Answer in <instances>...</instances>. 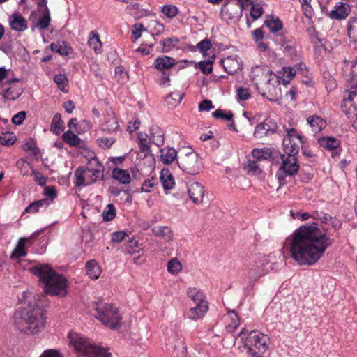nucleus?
<instances>
[{
	"label": "nucleus",
	"mask_w": 357,
	"mask_h": 357,
	"mask_svg": "<svg viewBox=\"0 0 357 357\" xmlns=\"http://www.w3.org/2000/svg\"><path fill=\"white\" fill-rule=\"evenodd\" d=\"M288 241L291 257L302 266L314 264L333 243L327 229L316 222L301 226Z\"/></svg>",
	"instance_id": "nucleus-1"
},
{
	"label": "nucleus",
	"mask_w": 357,
	"mask_h": 357,
	"mask_svg": "<svg viewBox=\"0 0 357 357\" xmlns=\"http://www.w3.org/2000/svg\"><path fill=\"white\" fill-rule=\"evenodd\" d=\"M15 324L22 332L37 333L45 326L44 311L36 304L33 305L29 304L15 314Z\"/></svg>",
	"instance_id": "nucleus-2"
},
{
	"label": "nucleus",
	"mask_w": 357,
	"mask_h": 357,
	"mask_svg": "<svg viewBox=\"0 0 357 357\" xmlns=\"http://www.w3.org/2000/svg\"><path fill=\"white\" fill-rule=\"evenodd\" d=\"M31 272L39 278L47 294L64 296L66 294V278L56 273L48 264L33 266L31 268Z\"/></svg>",
	"instance_id": "nucleus-3"
},
{
	"label": "nucleus",
	"mask_w": 357,
	"mask_h": 357,
	"mask_svg": "<svg viewBox=\"0 0 357 357\" xmlns=\"http://www.w3.org/2000/svg\"><path fill=\"white\" fill-rule=\"evenodd\" d=\"M68 338L79 357H111V354L105 349L95 344L91 340L79 333L70 332L68 333Z\"/></svg>",
	"instance_id": "nucleus-4"
},
{
	"label": "nucleus",
	"mask_w": 357,
	"mask_h": 357,
	"mask_svg": "<svg viewBox=\"0 0 357 357\" xmlns=\"http://www.w3.org/2000/svg\"><path fill=\"white\" fill-rule=\"evenodd\" d=\"M238 335L244 340L243 347L252 357L262 356L268 349L269 337L258 331L253 330L248 333V331L243 328Z\"/></svg>",
	"instance_id": "nucleus-5"
},
{
	"label": "nucleus",
	"mask_w": 357,
	"mask_h": 357,
	"mask_svg": "<svg viewBox=\"0 0 357 357\" xmlns=\"http://www.w3.org/2000/svg\"><path fill=\"white\" fill-rule=\"evenodd\" d=\"M250 77L257 89L261 86L270 94L273 93L280 84L278 77L273 74L269 67L265 66L252 68Z\"/></svg>",
	"instance_id": "nucleus-6"
},
{
	"label": "nucleus",
	"mask_w": 357,
	"mask_h": 357,
	"mask_svg": "<svg viewBox=\"0 0 357 357\" xmlns=\"http://www.w3.org/2000/svg\"><path fill=\"white\" fill-rule=\"evenodd\" d=\"M96 316L105 326L115 329L121 324V317L118 308L112 303H99L96 304Z\"/></svg>",
	"instance_id": "nucleus-7"
},
{
	"label": "nucleus",
	"mask_w": 357,
	"mask_h": 357,
	"mask_svg": "<svg viewBox=\"0 0 357 357\" xmlns=\"http://www.w3.org/2000/svg\"><path fill=\"white\" fill-rule=\"evenodd\" d=\"M178 166L190 175L198 174L202 168V162L199 155L192 150L181 154L177 159Z\"/></svg>",
	"instance_id": "nucleus-8"
},
{
	"label": "nucleus",
	"mask_w": 357,
	"mask_h": 357,
	"mask_svg": "<svg viewBox=\"0 0 357 357\" xmlns=\"http://www.w3.org/2000/svg\"><path fill=\"white\" fill-rule=\"evenodd\" d=\"M87 184H92L103 179L105 167L96 156L91 157L86 164Z\"/></svg>",
	"instance_id": "nucleus-9"
},
{
	"label": "nucleus",
	"mask_w": 357,
	"mask_h": 357,
	"mask_svg": "<svg viewBox=\"0 0 357 357\" xmlns=\"http://www.w3.org/2000/svg\"><path fill=\"white\" fill-rule=\"evenodd\" d=\"M284 153L281 155L282 164L280 171H283L285 175L293 176L297 174L299 169V165L296 155L298 152L290 153L287 150H284Z\"/></svg>",
	"instance_id": "nucleus-10"
},
{
	"label": "nucleus",
	"mask_w": 357,
	"mask_h": 357,
	"mask_svg": "<svg viewBox=\"0 0 357 357\" xmlns=\"http://www.w3.org/2000/svg\"><path fill=\"white\" fill-rule=\"evenodd\" d=\"M287 136L283 139L284 150L290 153L299 152L300 144H303V137L294 128H286Z\"/></svg>",
	"instance_id": "nucleus-11"
},
{
	"label": "nucleus",
	"mask_w": 357,
	"mask_h": 357,
	"mask_svg": "<svg viewBox=\"0 0 357 357\" xmlns=\"http://www.w3.org/2000/svg\"><path fill=\"white\" fill-rule=\"evenodd\" d=\"M38 12L40 13V16L38 22H35L36 13L32 12L30 15V20H32L34 28H38L40 30H45L48 28L51 17L50 12L47 6L38 8Z\"/></svg>",
	"instance_id": "nucleus-12"
},
{
	"label": "nucleus",
	"mask_w": 357,
	"mask_h": 357,
	"mask_svg": "<svg viewBox=\"0 0 357 357\" xmlns=\"http://www.w3.org/2000/svg\"><path fill=\"white\" fill-rule=\"evenodd\" d=\"M188 194L193 203L199 204L204 196V185L197 181H190L188 184Z\"/></svg>",
	"instance_id": "nucleus-13"
},
{
	"label": "nucleus",
	"mask_w": 357,
	"mask_h": 357,
	"mask_svg": "<svg viewBox=\"0 0 357 357\" xmlns=\"http://www.w3.org/2000/svg\"><path fill=\"white\" fill-rule=\"evenodd\" d=\"M264 24L269 29V31L281 39L285 37L287 31L283 28V23L279 17L273 16L268 17L265 21Z\"/></svg>",
	"instance_id": "nucleus-14"
},
{
	"label": "nucleus",
	"mask_w": 357,
	"mask_h": 357,
	"mask_svg": "<svg viewBox=\"0 0 357 357\" xmlns=\"http://www.w3.org/2000/svg\"><path fill=\"white\" fill-rule=\"evenodd\" d=\"M9 25L12 30L22 32L27 29V20L19 12L13 13L9 17Z\"/></svg>",
	"instance_id": "nucleus-15"
},
{
	"label": "nucleus",
	"mask_w": 357,
	"mask_h": 357,
	"mask_svg": "<svg viewBox=\"0 0 357 357\" xmlns=\"http://www.w3.org/2000/svg\"><path fill=\"white\" fill-rule=\"evenodd\" d=\"M225 70L230 75H234L241 69V63L237 56H229L221 60Z\"/></svg>",
	"instance_id": "nucleus-16"
},
{
	"label": "nucleus",
	"mask_w": 357,
	"mask_h": 357,
	"mask_svg": "<svg viewBox=\"0 0 357 357\" xmlns=\"http://www.w3.org/2000/svg\"><path fill=\"white\" fill-rule=\"evenodd\" d=\"M350 6L343 2H338L330 12L329 17L333 20H344L350 13Z\"/></svg>",
	"instance_id": "nucleus-17"
},
{
	"label": "nucleus",
	"mask_w": 357,
	"mask_h": 357,
	"mask_svg": "<svg viewBox=\"0 0 357 357\" xmlns=\"http://www.w3.org/2000/svg\"><path fill=\"white\" fill-rule=\"evenodd\" d=\"M275 124L270 121L257 124L254 131V136L256 138L261 139L265 136L272 135L275 131Z\"/></svg>",
	"instance_id": "nucleus-18"
},
{
	"label": "nucleus",
	"mask_w": 357,
	"mask_h": 357,
	"mask_svg": "<svg viewBox=\"0 0 357 357\" xmlns=\"http://www.w3.org/2000/svg\"><path fill=\"white\" fill-rule=\"evenodd\" d=\"M175 65V60L167 56L158 57L154 61V67L160 71L168 70Z\"/></svg>",
	"instance_id": "nucleus-19"
},
{
	"label": "nucleus",
	"mask_w": 357,
	"mask_h": 357,
	"mask_svg": "<svg viewBox=\"0 0 357 357\" xmlns=\"http://www.w3.org/2000/svg\"><path fill=\"white\" fill-rule=\"evenodd\" d=\"M177 159V151L174 148L165 147L160 149V160L163 164L169 165Z\"/></svg>",
	"instance_id": "nucleus-20"
},
{
	"label": "nucleus",
	"mask_w": 357,
	"mask_h": 357,
	"mask_svg": "<svg viewBox=\"0 0 357 357\" xmlns=\"http://www.w3.org/2000/svg\"><path fill=\"white\" fill-rule=\"evenodd\" d=\"M22 93V88L14 86L2 89L0 91V96H1L5 100H16L21 96Z\"/></svg>",
	"instance_id": "nucleus-21"
},
{
	"label": "nucleus",
	"mask_w": 357,
	"mask_h": 357,
	"mask_svg": "<svg viewBox=\"0 0 357 357\" xmlns=\"http://www.w3.org/2000/svg\"><path fill=\"white\" fill-rule=\"evenodd\" d=\"M150 140L158 146L164 144V132L158 126H153L150 128Z\"/></svg>",
	"instance_id": "nucleus-22"
},
{
	"label": "nucleus",
	"mask_w": 357,
	"mask_h": 357,
	"mask_svg": "<svg viewBox=\"0 0 357 357\" xmlns=\"http://www.w3.org/2000/svg\"><path fill=\"white\" fill-rule=\"evenodd\" d=\"M208 310V304H195L188 312V317L190 319H198L204 316Z\"/></svg>",
	"instance_id": "nucleus-23"
},
{
	"label": "nucleus",
	"mask_w": 357,
	"mask_h": 357,
	"mask_svg": "<svg viewBox=\"0 0 357 357\" xmlns=\"http://www.w3.org/2000/svg\"><path fill=\"white\" fill-rule=\"evenodd\" d=\"M137 143L139 147L138 155L143 154V158H146L151 152V146L147 141V135L139 133L137 138Z\"/></svg>",
	"instance_id": "nucleus-24"
},
{
	"label": "nucleus",
	"mask_w": 357,
	"mask_h": 357,
	"mask_svg": "<svg viewBox=\"0 0 357 357\" xmlns=\"http://www.w3.org/2000/svg\"><path fill=\"white\" fill-rule=\"evenodd\" d=\"M152 232L155 236L162 238L165 241L169 242L173 239L172 230L166 226H156L152 229Z\"/></svg>",
	"instance_id": "nucleus-25"
},
{
	"label": "nucleus",
	"mask_w": 357,
	"mask_h": 357,
	"mask_svg": "<svg viewBox=\"0 0 357 357\" xmlns=\"http://www.w3.org/2000/svg\"><path fill=\"white\" fill-rule=\"evenodd\" d=\"M86 274L93 280L98 278L101 273V268L96 260H90L86 264Z\"/></svg>",
	"instance_id": "nucleus-26"
},
{
	"label": "nucleus",
	"mask_w": 357,
	"mask_h": 357,
	"mask_svg": "<svg viewBox=\"0 0 357 357\" xmlns=\"http://www.w3.org/2000/svg\"><path fill=\"white\" fill-rule=\"evenodd\" d=\"M119 127L116 118L113 114H109L105 117L104 123L102 124V130L104 132H113Z\"/></svg>",
	"instance_id": "nucleus-27"
},
{
	"label": "nucleus",
	"mask_w": 357,
	"mask_h": 357,
	"mask_svg": "<svg viewBox=\"0 0 357 357\" xmlns=\"http://www.w3.org/2000/svg\"><path fill=\"white\" fill-rule=\"evenodd\" d=\"M266 272L267 271L261 264H256L252 266V267L248 270V277L250 280L255 282L262 275H265Z\"/></svg>",
	"instance_id": "nucleus-28"
},
{
	"label": "nucleus",
	"mask_w": 357,
	"mask_h": 357,
	"mask_svg": "<svg viewBox=\"0 0 357 357\" xmlns=\"http://www.w3.org/2000/svg\"><path fill=\"white\" fill-rule=\"evenodd\" d=\"M307 121L314 133L319 132L326 126V121L316 115L310 116Z\"/></svg>",
	"instance_id": "nucleus-29"
},
{
	"label": "nucleus",
	"mask_w": 357,
	"mask_h": 357,
	"mask_svg": "<svg viewBox=\"0 0 357 357\" xmlns=\"http://www.w3.org/2000/svg\"><path fill=\"white\" fill-rule=\"evenodd\" d=\"M188 296L193 301L195 304H208L204 293L196 288H189L188 290Z\"/></svg>",
	"instance_id": "nucleus-30"
},
{
	"label": "nucleus",
	"mask_w": 357,
	"mask_h": 357,
	"mask_svg": "<svg viewBox=\"0 0 357 357\" xmlns=\"http://www.w3.org/2000/svg\"><path fill=\"white\" fill-rule=\"evenodd\" d=\"M160 181L165 190L172 189L175 185L174 178L168 170L161 172Z\"/></svg>",
	"instance_id": "nucleus-31"
},
{
	"label": "nucleus",
	"mask_w": 357,
	"mask_h": 357,
	"mask_svg": "<svg viewBox=\"0 0 357 357\" xmlns=\"http://www.w3.org/2000/svg\"><path fill=\"white\" fill-rule=\"evenodd\" d=\"M183 96L184 93L180 91L172 92L166 97L165 102L172 109L180 104Z\"/></svg>",
	"instance_id": "nucleus-32"
},
{
	"label": "nucleus",
	"mask_w": 357,
	"mask_h": 357,
	"mask_svg": "<svg viewBox=\"0 0 357 357\" xmlns=\"http://www.w3.org/2000/svg\"><path fill=\"white\" fill-rule=\"evenodd\" d=\"M64 130V122L61 119V115L56 113L54 116L50 125V130L56 135H59Z\"/></svg>",
	"instance_id": "nucleus-33"
},
{
	"label": "nucleus",
	"mask_w": 357,
	"mask_h": 357,
	"mask_svg": "<svg viewBox=\"0 0 357 357\" xmlns=\"http://www.w3.org/2000/svg\"><path fill=\"white\" fill-rule=\"evenodd\" d=\"M319 144L321 146L331 151L337 149L340 145V142L335 137H322L319 139Z\"/></svg>",
	"instance_id": "nucleus-34"
},
{
	"label": "nucleus",
	"mask_w": 357,
	"mask_h": 357,
	"mask_svg": "<svg viewBox=\"0 0 357 357\" xmlns=\"http://www.w3.org/2000/svg\"><path fill=\"white\" fill-rule=\"evenodd\" d=\"M26 239L25 238H20L17 244L12 252L11 258L20 259L26 255L25 250V243Z\"/></svg>",
	"instance_id": "nucleus-35"
},
{
	"label": "nucleus",
	"mask_w": 357,
	"mask_h": 357,
	"mask_svg": "<svg viewBox=\"0 0 357 357\" xmlns=\"http://www.w3.org/2000/svg\"><path fill=\"white\" fill-rule=\"evenodd\" d=\"M112 177L123 184L130 182V176L126 170L114 168L112 171Z\"/></svg>",
	"instance_id": "nucleus-36"
},
{
	"label": "nucleus",
	"mask_w": 357,
	"mask_h": 357,
	"mask_svg": "<svg viewBox=\"0 0 357 357\" xmlns=\"http://www.w3.org/2000/svg\"><path fill=\"white\" fill-rule=\"evenodd\" d=\"M179 43V40L176 37H170L167 38L162 40V52L164 53H167L171 50L177 48V46Z\"/></svg>",
	"instance_id": "nucleus-37"
},
{
	"label": "nucleus",
	"mask_w": 357,
	"mask_h": 357,
	"mask_svg": "<svg viewBox=\"0 0 357 357\" xmlns=\"http://www.w3.org/2000/svg\"><path fill=\"white\" fill-rule=\"evenodd\" d=\"M49 205V201L47 199H43L40 200H37L31 203L25 209V212L26 213H37L39 211V209L42 207L47 208Z\"/></svg>",
	"instance_id": "nucleus-38"
},
{
	"label": "nucleus",
	"mask_w": 357,
	"mask_h": 357,
	"mask_svg": "<svg viewBox=\"0 0 357 357\" xmlns=\"http://www.w3.org/2000/svg\"><path fill=\"white\" fill-rule=\"evenodd\" d=\"M85 174L86 175V172L85 169L82 167H78L74 174L75 176V185L76 187H80L82 185H88L87 182L85 183Z\"/></svg>",
	"instance_id": "nucleus-39"
},
{
	"label": "nucleus",
	"mask_w": 357,
	"mask_h": 357,
	"mask_svg": "<svg viewBox=\"0 0 357 357\" xmlns=\"http://www.w3.org/2000/svg\"><path fill=\"white\" fill-rule=\"evenodd\" d=\"M347 32L349 38L354 42L357 41V17H351L348 22Z\"/></svg>",
	"instance_id": "nucleus-40"
},
{
	"label": "nucleus",
	"mask_w": 357,
	"mask_h": 357,
	"mask_svg": "<svg viewBox=\"0 0 357 357\" xmlns=\"http://www.w3.org/2000/svg\"><path fill=\"white\" fill-rule=\"evenodd\" d=\"M62 139L66 143L72 146H78L81 142L80 138L69 130L63 134Z\"/></svg>",
	"instance_id": "nucleus-41"
},
{
	"label": "nucleus",
	"mask_w": 357,
	"mask_h": 357,
	"mask_svg": "<svg viewBox=\"0 0 357 357\" xmlns=\"http://www.w3.org/2000/svg\"><path fill=\"white\" fill-rule=\"evenodd\" d=\"M88 43L89 45L94 50L96 53H100L102 52V43L100 40L99 36L93 31L90 33Z\"/></svg>",
	"instance_id": "nucleus-42"
},
{
	"label": "nucleus",
	"mask_w": 357,
	"mask_h": 357,
	"mask_svg": "<svg viewBox=\"0 0 357 357\" xmlns=\"http://www.w3.org/2000/svg\"><path fill=\"white\" fill-rule=\"evenodd\" d=\"M346 93L347 95L344 96L343 99L344 102L342 104V110H344V107L347 106V103L350 104L349 109L352 108L353 107H356L353 105L352 101L354 98L357 94V86L350 87V89L346 91Z\"/></svg>",
	"instance_id": "nucleus-43"
},
{
	"label": "nucleus",
	"mask_w": 357,
	"mask_h": 357,
	"mask_svg": "<svg viewBox=\"0 0 357 357\" xmlns=\"http://www.w3.org/2000/svg\"><path fill=\"white\" fill-rule=\"evenodd\" d=\"M252 155L257 160H266L271 157V152L266 149H255L252 151Z\"/></svg>",
	"instance_id": "nucleus-44"
},
{
	"label": "nucleus",
	"mask_w": 357,
	"mask_h": 357,
	"mask_svg": "<svg viewBox=\"0 0 357 357\" xmlns=\"http://www.w3.org/2000/svg\"><path fill=\"white\" fill-rule=\"evenodd\" d=\"M54 81L57 84L58 88L63 92L68 91V80L64 74H57L54 77Z\"/></svg>",
	"instance_id": "nucleus-45"
},
{
	"label": "nucleus",
	"mask_w": 357,
	"mask_h": 357,
	"mask_svg": "<svg viewBox=\"0 0 357 357\" xmlns=\"http://www.w3.org/2000/svg\"><path fill=\"white\" fill-rule=\"evenodd\" d=\"M182 269V266L177 258L170 259L167 263V271L172 275L178 274Z\"/></svg>",
	"instance_id": "nucleus-46"
},
{
	"label": "nucleus",
	"mask_w": 357,
	"mask_h": 357,
	"mask_svg": "<svg viewBox=\"0 0 357 357\" xmlns=\"http://www.w3.org/2000/svg\"><path fill=\"white\" fill-rule=\"evenodd\" d=\"M116 214V208L113 204L107 205L102 212V218L105 221L112 220Z\"/></svg>",
	"instance_id": "nucleus-47"
},
{
	"label": "nucleus",
	"mask_w": 357,
	"mask_h": 357,
	"mask_svg": "<svg viewBox=\"0 0 357 357\" xmlns=\"http://www.w3.org/2000/svg\"><path fill=\"white\" fill-rule=\"evenodd\" d=\"M140 250V248L138 242L134 238L130 239L126 244L124 248L125 252L130 253L133 255L135 253L139 252Z\"/></svg>",
	"instance_id": "nucleus-48"
},
{
	"label": "nucleus",
	"mask_w": 357,
	"mask_h": 357,
	"mask_svg": "<svg viewBox=\"0 0 357 357\" xmlns=\"http://www.w3.org/2000/svg\"><path fill=\"white\" fill-rule=\"evenodd\" d=\"M23 150L33 155H38L40 153L39 149L36 146V142L31 139L25 141L22 145Z\"/></svg>",
	"instance_id": "nucleus-49"
},
{
	"label": "nucleus",
	"mask_w": 357,
	"mask_h": 357,
	"mask_svg": "<svg viewBox=\"0 0 357 357\" xmlns=\"http://www.w3.org/2000/svg\"><path fill=\"white\" fill-rule=\"evenodd\" d=\"M16 139V137L13 132H3L0 135V144L3 146L13 145Z\"/></svg>",
	"instance_id": "nucleus-50"
},
{
	"label": "nucleus",
	"mask_w": 357,
	"mask_h": 357,
	"mask_svg": "<svg viewBox=\"0 0 357 357\" xmlns=\"http://www.w3.org/2000/svg\"><path fill=\"white\" fill-rule=\"evenodd\" d=\"M281 40V45L284 47V52L289 56L296 55V47L292 45H289L291 41L287 37H284Z\"/></svg>",
	"instance_id": "nucleus-51"
},
{
	"label": "nucleus",
	"mask_w": 357,
	"mask_h": 357,
	"mask_svg": "<svg viewBox=\"0 0 357 357\" xmlns=\"http://www.w3.org/2000/svg\"><path fill=\"white\" fill-rule=\"evenodd\" d=\"M212 115L215 119H222L226 121H230L233 119V113L231 111L225 112L224 110L218 109L212 113Z\"/></svg>",
	"instance_id": "nucleus-52"
},
{
	"label": "nucleus",
	"mask_w": 357,
	"mask_h": 357,
	"mask_svg": "<svg viewBox=\"0 0 357 357\" xmlns=\"http://www.w3.org/2000/svg\"><path fill=\"white\" fill-rule=\"evenodd\" d=\"M228 313L231 314V323L228 325L227 330L229 331H233L240 325V319L234 310H229Z\"/></svg>",
	"instance_id": "nucleus-53"
},
{
	"label": "nucleus",
	"mask_w": 357,
	"mask_h": 357,
	"mask_svg": "<svg viewBox=\"0 0 357 357\" xmlns=\"http://www.w3.org/2000/svg\"><path fill=\"white\" fill-rule=\"evenodd\" d=\"M162 13L169 18L174 17L178 13V9L176 6L165 5L162 8Z\"/></svg>",
	"instance_id": "nucleus-54"
},
{
	"label": "nucleus",
	"mask_w": 357,
	"mask_h": 357,
	"mask_svg": "<svg viewBox=\"0 0 357 357\" xmlns=\"http://www.w3.org/2000/svg\"><path fill=\"white\" fill-rule=\"evenodd\" d=\"M115 77L120 83L126 82L128 79V75L122 66H117L115 68Z\"/></svg>",
	"instance_id": "nucleus-55"
},
{
	"label": "nucleus",
	"mask_w": 357,
	"mask_h": 357,
	"mask_svg": "<svg viewBox=\"0 0 357 357\" xmlns=\"http://www.w3.org/2000/svg\"><path fill=\"white\" fill-rule=\"evenodd\" d=\"M96 142L98 145L102 149H109L115 142V139L113 137H99L97 139Z\"/></svg>",
	"instance_id": "nucleus-56"
},
{
	"label": "nucleus",
	"mask_w": 357,
	"mask_h": 357,
	"mask_svg": "<svg viewBox=\"0 0 357 357\" xmlns=\"http://www.w3.org/2000/svg\"><path fill=\"white\" fill-rule=\"evenodd\" d=\"M264 10L259 3H253L250 10V16L254 20L259 19L263 15Z\"/></svg>",
	"instance_id": "nucleus-57"
},
{
	"label": "nucleus",
	"mask_w": 357,
	"mask_h": 357,
	"mask_svg": "<svg viewBox=\"0 0 357 357\" xmlns=\"http://www.w3.org/2000/svg\"><path fill=\"white\" fill-rule=\"evenodd\" d=\"M50 47L52 52H56L61 55H68L69 54L68 48L66 45H61L58 42L56 43H52Z\"/></svg>",
	"instance_id": "nucleus-58"
},
{
	"label": "nucleus",
	"mask_w": 357,
	"mask_h": 357,
	"mask_svg": "<svg viewBox=\"0 0 357 357\" xmlns=\"http://www.w3.org/2000/svg\"><path fill=\"white\" fill-rule=\"evenodd\" d=\"M236 98L238 102L245 101L250 98V93L248 89L239 87L236 90Z\"/></svg>",
	"instance_id": "nucleus-59"
},
{
	"label": "nucleus",
	"mask_w": 357,
	"mask_h": 357,
	"mask_svg": "<svg viewBox=\"0 0 357 357\" xmlns=\"http://www.w3.org/2000/svg\"><path fill=\"white\" fill-rule=\"evenodd\" d=\"M26 117V112L25 111H20L12 117L11 122L14 125L20 126L23 123Z\"/></svg>",
	"instance_id": "nucleus-60"
},
{
	"label": "nucleus",
	"mask_w": 357,
	"mask_h": 357,
	"mask_svg": "<svg viewBox=\"0 0 357 357\" xmlns=\"http://www.w3.org/2000/svg\"><path fill=\"white\" fill-rule=\"evenodd\" d=\"M345 114L347 116L349 119L355 118V121L353 123L354 128L357 131V108L356 107H353L352 108L349 109V110H343Z\"/></svg>",
	"instance_id": "nucleus-61"
},
{
	"label": "nucleus",
	"mask_w": 357,
	"mask_h": 357,
	"mask_svg": "<svg viewBox=\"0 0 357 357\" xmlns=\"http://www.w3.org/2000/svg\"><path fill=\"white\" fill-rule=\"evenodd\" d=\"M31 175L33 176L34 181L39 185L43 186L45 185L47 180L43 174L36 170H33L31 172Z\"/></svg>",
	"instance_id": "nucleus-62"
},
{
	"label": "nucleus",
	"mask_w": 357,
	"mask_h": 357,
	"mask_svg": "<svg viewBox=\"0 0 357 357\" xmlns=\"http://www.w3.org/2000/svg\"><path fill=\"white\" fill-rule=\"evenodd\" d=\"M197 47L201 52H206L211 47V40L208 38H205L199 42L197 45Z\"/></svg>",
	"instance_id": "nucleus-63"
},
{
	"label": "nucleus",
	"mask_w": 357,
	"mask_h": 357,
	"mask_svg": "<svg viewBox=\"0 0 357 357\" xmlns=\"http://www.w3.org/2000/svg\"><path fill=\"white\" fill-rule=\"evenodd\" d=\"M199 68L204 74H210L213 70L212 61L209 60L201 61L199 63Z\"/></svg>",
	"instance_id": "nucleus-64"
}]
</instances>
